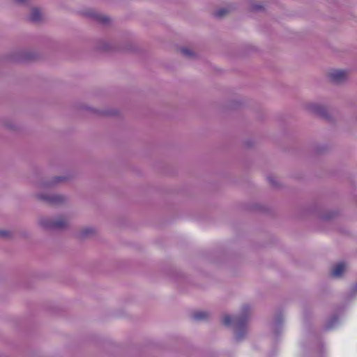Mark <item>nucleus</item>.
<instances>
[{"instance_id":"nucleus-1","label":"nucleus","mask_w":357,"mask_h":357,"mask_svg":"<svg viewBox=\"0 0 357 357\" xmlns=\"http://www.w3.org/2000/svg\"><path fill=\"white\" fill-rule=\"evenodd\" d=\"M251 307L248 304H244L242 306L240 314L231 317L225 315L222 323L226 326H231L234 324L235 330V340L236 342H241L244 339L246 334V325L250 316Z\"/></svg>"},{"instance_id":"nucleus-2","label":"nucleus","mask_w":357,"mask_h":357,"mask_svg":"<svg viewBox=\"0 0 357 357\" xmlns=\"http://www.w3.org/2000/svg\"><path fill=\"white\" fill-rule=\"evenodd\" d=\"M95 48L96 50L104 52H133L137 51V47L131 41H127L123 45H119L100 40L97 42Z\"/></svg>"},{"instance_id":"nucleus-3","label":"nucleus","mask_w":357,"mask_h":357,"mask_svg":"<svg viewBox=\"0 0 357 357\" xmlns=\"http://www.w3.org/2000/svg\"><path fill=\"white\" fill-rule=\"evenodd\" d=\"M40 59V55L32 51L20 50L10 53L8 60L14 63L36 61Z\"/></svg>"},{"instance_id":"nucleus-4","label":"nucleus","mask_w":357,"mask_h":357,"mask_svg":"<svg viewBox=\"0 0 357 357\" xmlns=\"http://www.w3.org/2000/svg\"><path fill=\"white\" fill-rule=\"evenodd\" d=\"M39 226L45 231H61L67 227V223L63 220H54L50 218H40Z\"/></svg>"},{"instance_id":"nucleus-5","label":"nucleus","mask_w":357,"mask_h":357,"mask_svg":"<svg viewBox=\"0 0 357 357\" xmlns=\"http://www.w3.org/2000/svg\"><path fill=\"white\" fill-rule=\"evenodd\" d=\"M35 197L49 205H57L62 204L66 202V198L63 195H49L45 193H38L35 195Z\"/></svg>"},{"instance_id":"nucleus-6","label":"nucleus","mask_w":357,"mask_h":357,"mask_svg":"<svg viewBox=\"0 0 357 357\" xmlns=\"http://www.w3.org/2000/svg\"><path fill=\"white\" fill-rule=\"evenodd\" d=\"M308 109L318 117L328 122L332 121V117L328 113L327 108L322 105L311 104L308 106Z\"/></svg>"},{"instance_id":"nucleus-7","label":"nucleus","mask_w":357,"mask_h":357,"mask_svg":"<svg viewBox=\"0 0 357 357\" xmlns=\"http://www.w3.org/2000/svg\"><path fill=\"white\" fill-rule=\"evenodd\" d=\"M284 315L282 311H278L274 317L272 324V330L276 337H278L282 331Z\"/></svg>"},{"instance_id":"nucleus-8","label":"nucleus","mask_w":357,"mask_h":357,"mask_svg":"<svg viewBox=\"0 0 357 357\" xmlns=\"http://www.w3.org/2000/svg\"><path fill=\"white\" fill-rule=\"evenodd\" d=\"M331 81L335 84H341L347 79V72L343 70H335L328 75Z\"/></svg>"},{"instance_id":"nucleus-9","label":"nucleus","mask_w":357,"mask_h":357,"mask_svg":"<svg viewBox=\"0 0 357 357\" xmlns=\"http://www.w3.org/2000/svg\"><path fill=\"white\" fill-rule=\"evenodd\" d=\"M86 110L90 111L94 116L105 117V116H114L118 114V111L115 109H97L90 107H85Z\"/></svg>"},{"instance_id":"nucleus-10","label":"nucleus","mask_w":357,"mask_h":357,"mask_svg":"<svg viewBox=\"0 0 357 357\" xmlns=\"http://www.w3.org/2000/svg\"><path fill=\"white\" fill-rule=\"evenodd\" d=\"M84 15L86 17L104 25L107 24L110 21L109 17L101 15L100 14L91 10L86 11Z\"/></svg>"},{"instance_id":"nucleus-11","label":"nucleus","mask_w":357,"mask_h":357,"mask_svg":"<svg viewBox=\"0 0 357 357\" xmlns=\"http://www.w3.org/2000/svg\"><path fill=\"white\" fill-rule=\"evenodd\" d=\"M339 215L337 211H327L319 213V219L323 222H329Z\"/></svg>"},{"instance_id":"nucleus-12","label":"nucleus","mask_w":357,"mask_h":357,"mask_svg":"<svg viewBox=\"0 0 357 357\" xmlns=\"http://www.w3.org/2000/svg\"><path fill=\"white\" fill-rule=\"evenodd\" d=\"M68 180L67 176H54L50 181H46L43 183V186L46 188H52L56 186L60 183L64 182Z\"/></svg>"},{"instance_id":"nucleus-13","label":"nucleus","mask_w":357,"mask_h":357,"mask_svg":"<svg viewBox=\"0 0 357 357\" xmlns=\"http://www.w3.org/2000/svg\"><path fill=\"white\" fill-rule=\"evenodd\" d=\"M344 271H345V264L344 262H340L334 266V268L331 272V275L334 278H340L342 276Z\"/></svg>"},{"instance_id":"nucleus-14","label":"nucleus","mask_w":357,"mask_h":357,"mask_svg":"<svg viewBox=\"0 0 357 357\" xmlns=\"http://www.w3.org/2000/svg\"><path fill=\"white\" fill-rule=\"evenodd\" d=\"M42 15L39 8H33L31 10L29 20L31 22L36 23L41 20Z\"/></svg>"},{"instance_id":"nucleus-15","label":"nucleus","mask_w":357,"mask_h":357,"mask_svg":"<svg viewBox=\"0 0 357 357\" xmlns=\"http://www.w3.org/2000/svg\"><path fill=\"white\" fill-rule=\"evenodd\" d=\"M339 321V317L337 314H333L329 319L326 322L324 330V331H330L335 328V326L337 324Z\"/></svg>"},{"instance_id":"nucleus-16","label":"nucleus","mask_w":357,"mask_h":357,"mask_svg":"<svg viewBox=\"0 0 357 357\" xmlns=\"http://www.w3.org/2000/svg\"><path fill=\"white\" fill-rule=\"evenodd\" d=\"M209 314L204 311H196L191 314V318L196 321H201L207 320Z\"/></svg>"},{"instance_id":"nucleus-17","label":"nucleus","mask_w":357,"mask_h":357,"mask_svg":"<svg viewBox=\"0 0 357 357\" xmlns=\"http://www.w3.org/2000/svg\"><path fill=\"white\" fill-rule=\"evenodd\" d=\"M96 233V229L93 227H86L82 229L79 233V238H86L89 236L94 234Z\"/></svg>"},{"instance_id":"nucleus-18","label":"nucleus","mask_w":357,"mask_h":357,"mask_svg":"<svg viewBox=\"0 0 357 357\" xmlns=\"http://www.w3.org/2000/svg\"><path fill=\"white\" fill-rule=\"evenodd\" d=\"M181 52L190 59H193L196 57V54L187 47H181L180 49Z\"/></svg>"},{"instance_id":"nucleus-19","label":"nucleus","mask_w":357,"mask_h":357,"mask_svg":"<svg viewBox=\"0 0 357 357\" xmlns=\"http://www.w3.org/2000/svg\"><path fill=\"white\" fill-rule=\"evenodd\" d=\"M4 126L6 128L13 131H17L19 128V126L12 121H6L4 122Z\"/></svg>"},{"instance_id":"nucleus-20","label":"nucleus","mask_w":357,"mask_h":357,"mask_svg":"<svg viewBox=\"0 0 357 357\" xmlns=\"http://www.w3.org/2000/svg\"><path fill=\"white\" fill-rule=\"evenodd\" d=\"M267 179L270 183V185L275 189H279L281 188L280 183L272 176H268Z\"/></svg>"},{"instance_id":"nucleus-21","label":"nucleus","mask_w":357,"mask_h":357,"mask_svg":"<svg viewBox=\"0 0 357 357\" xmlns=\"http://www.w3.org/2000/svg\"><path fill=\"white\" fill-rule=\"evenodd\" d=\"M264 10H265L264 7L259 3L252 2L250 4V10L252 12L258 13V12L264 11Z\"/></svg>"},{"instance_id":"nucleus-22","label":"nucleus","mask_w":357,"mask_h":357,"mask_svg":"<svg viewBox=\"0 0 357 357\" xmlns=\"http://www.w3.org/2000/svg\"><path fill=\"white\" fill-rule=\"evenodd\" d=\"M229 10L227 8H220L218 10H216L214 13H213V15L217 17V18H221L222 17H224L225 15H226L228 13H229Z\"/></svg>"},{"instance_id":"nucleus-23","label":"nucleus","mask_w":357,"mask_h":357,"mask_svg":"<svg viewBox=\"0 0 357 357\" xmlns=\"http://www.w3.org/2000/svg\"><path fill=\"white\" fill-rule=\"evenodd\" d=\"M328 146L326 145H318L315 146L314 151L317 153H323L328 150Z\"/></svg>"},{"instance_id":"nucleus-24","label":"nucleus","mask_w":357,"mask_h":357,"mask_svg":"<svg viewBox=\"0 0 357 357\" xmlns=\"http://www.w3.org/2000/svg\"><path fill=\"white\" fill-rule=\"evenodd\" d=\"M241 105L242 102L241 101L233 100L228 105V108L231 109H238Z\"/></svg>"},{"instance_id":"nucleus-25","label":"nucleus","mask_w":357,"mask_h":357,"mask_svg":"<svg viewBox=\"0 0 357 357\" xmlns=\"http://www.w3.org/2000/svg\"><path fill=\"white\" fill-rule=\"evenodd\" d=\"M315 339L319 342L317 345L318 352L320 355H321L324 352V348L323 344L319 341V337L318 335H314Z\"/></svg>"},{"instance_id":"nucleus-26","label":"nucleus","mask_w":357,"mask_h":357,"mask_svg":"<svg viewBox=\"0 0 357 357\" xmlns=\"http://www.w3.org/2000/svg\"><path fill=\"white\" fill-rule=\"evenodd\" d=\"M31 0H14L15 3L20 6H29Z\"/></svg>"},{"instance_id":"nucleus-27","label":"nucleus","mask_w":357,"mask_h":357,"mask_svg":"<svg viewBox=\"0 0 357 357\" xmlns=\"http://www.w3.org/2000/svg\"><path fill=\"white\" fill-rule=\"evenodd\" d=\"M9 234V232L6 230H0V238H7Z\"/></svg>"},{"instance_id":"nucleus-28","label":"nucleus","mask_w":357,"mask_h":357,"mask_svg":"<svg viewBox=\"0 0 357 357\" xmlns=\"http://www.w3.org/2000/svg\"><path fill=\"white\" fill-rule=\"evenodd\" d=\"M244 144L245 146L247 147V148H251L254 145V142L251 139H248V140H246L245 142H244Z\"/></svg>"},{"instance_id":"nucleus-29","label":"nucleus","mask_w":357,"mask_h":357,"mask_svg":"<svg viewBox=\"0 0 357 357\" xmlns=\"http://www.w3.org/2000/svg\"><path fill=\"white\" fill-rule=\"evenodd\" d=\"M356 293H357V282L354 284V286L351 290V294H355Z\"/></svg>"}]
</instances>
